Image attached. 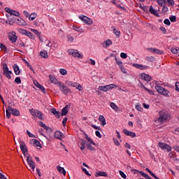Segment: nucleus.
<instances>
[{
	"mask_svg": "<svg viewBox=\"0 0 179 179\" xmlns=\"http://www.w3.org/2000/svg\"><path fill=\"white\" fill-rule=\"evenodd\" d=\"M10 113L13 115H15V117H20V111L16 108H12L10 106H8L6 110V118H10Z\"/></svg>",
	"mask_w": 179,
	"mask_h": 179,
	"instance_id": "1",
	"label": "nucleus"
},
{
	"mask_svg": "<svg viewBox=\"0 0 179 179\" xmlns=\"http://www.w3.org/2000/svg\"><path fill=\"white\" fill-rule=\"evenodd\" d=\"M159 117L158 118L159 122L163 124V122H166L168 120H170V115L166 110H161L159 113Z\"/></svg>",
	"mask_w": 179,
	"mask_h": 179,
	"instance_id": "2",
	"label": "nucleus"
},
{
	"mask_svg": "<svg viewBox=\"0 0 179 179\" xmlns=\"http://www.w3.org/2000/svg\"><path fill=\"white\" fill-rule=\"evenodd\" d=\"M155 90L159 94H162L165 97H170L171 96V92H170V91L166 90L165 88H163V87L160 85H156Z\"/></svg>",
	"mask_w": 179,
	"mask_h": 179,
	"instance_id": "3",
	"label": "nucleus"
},
{
	"mask_svg": "<svg viewBox=\"0 0 179 179\" xmlns=\"http://www.w3.org/2000/svg\"><path fill=\"white\" fill-rule=\"evenodd\" d=\"M115 87H117L115 84H110L105 86H99L98 87V90H100L101 92H110V90H112V89H115Z\"/></svg>",
	"mask_w": 179,
	"mask_h": 179,
	"instance_id": "4",
	"label": "nucleus"
},
{
	"mask_svg": "<svg viewBox=\"0 0 179 179\" xmlns=\"http://www.w3.org/2000/svg\"><path fill=\"white\" fill-rule=\"evenodd\" d=\"M59 89L63 94H65L66 96H68L69 93H71V89H69L65 84L60 83L59 85H58Z\"/></svg>",
	"mask_w": 179,
	"mask_h": 179,
	"instance_id": "5",
	"label": "nucleus"
},
{
	"mask_svg": "<svg viewBox=\"0 0 179 179\" xmlns=\"http://www.w3.org/2000/svg\"><path fill=\"white\" fill-rule=\"evenodd\" d=\"M78 19L80 20H82L85 24L92 25L93 24V20L92 18H89L86 15H79Z\"/></svg>",
	"mask_w": 179,
	"mask_h": 179,
	"instance_id": "6",
	"label": "nucleus"
},
{
	"mask_svg": "<svg viewBox=\"0 0 179 179\" xmlns=\"http://www.w3.org/2000/svg\"><path fill=\"white\" fill-rule=\"evenodd\" d=\"M3 75L6 76V78H7V79H12V71H9V68L8 67V64H4L3 66Z\"/></svg>",
	"mask_w": 179,
	"mask_h": 179,
	"instance_id": "7",
	"label": "nucleus"
},
{
	"mask_svg": "<svg viewBox=\"0 0 179 179\" xmlns=\"http://www.w3.org/2000/svg\"><path fill=\"white\" fill-rule=\"evenodd\" d=\"M158 146L162 149V150H166V152H171V146H170L169 144L164 143H159Z\"/></svg>",
	"mask_w": 179,
	"mask_h": 179,
	"instance_id": "8",
	"label": "nucleus"
},
{
	"mask_svg": "<svg viewBox=\"0 0 179 179\" xmlns=\"http://www.w3.org/2000/svg\"><path fill=\"white\" fill-rule=\"evenodd\" d=\"M4 10L7 12V13H9L10 16H20V13L15 10L10 9V8H5Z\"/></svg>",
	"mask_w": 179,
	"mask_h": 179,
	"instance_id": "9",
	"label": "nucleus"
},
{
	"mask_svg": "<svg viewBox=\"0 0 179 179\" xmlns=\"http://www.w3.org/2000/svg\"><path fill=\"white\" fill-rule=\"evenodd\" d=\"M68 52L69 55H72V57H74V58H82V55L73 49L69 50Z\"/></svg>",
	"mask_w": 179,
	"mask_h": 179,
	"instance_id": "10",
	"label": "nucleus"
},
{
	"mask_svg": "<svg viewBox=\"0 0 179 179\" xmlns=\"http://www.w3.org/2000/svg\"><path fill=\"white\" fill-rule=\"evenodd\" d=\"M27 162L29 167H31L32 171H34L36 169V165L34 164V162H33V159L31 158V157H27Z\"/></svg>",
	"mask_w": 179,
	"mask_h": 179,
	"instance_id": "11",
	"label": "nucleus"
},
{
	"mask_svg": "<svg viewBox=\"0 0 179 179\" xmlns=\"http://www.w3.org/2000/svg\"><path fill=\"white\" fill-rule=\"evenodd\" d=\"M8 40L11 41V43H16V40H17V36H16V33L15 31L11 32L8 35Z\"/></svg>",
	"mask_w": 179,
	"mask_h": 179,
	"instance_id": "12",
	"label": "nucleus"
},
{
	"mask_svg": "<svg viewBox=\"0 0 179 179\" xmlns=\"http://www.w3.org/2000/svg\"><path fill=\"white\" fill-rule=\"evenodd\" d=\"M123 134H124V135H127V136H131V138H136V134H135V132H132L130 131L128 129H123Z\"/></svg>",
	"mask_w": 179,
	"mask_h": 179,
	"instance_id": "13",
	"label": "nucleus"
},
{
	"mask_svg": "<svg viewBox=\"0 0 179 179\" xmlns=\"http://www.w3.org/2000/svg\"><path fill=\"white\" fill-rule=\"evenodd\" d=\"M20 148L23 155H24V153L27 152V146H26V143H24V141L20 142Z\"/></svg>",
	"mask_w": 179,
	"mask_h": 179,
	"instance_id": "14",
	"label": "nucleus"
},
{
	"mask_svg": "<svg viewBox=\"0 0 179 179\" xmlns=\"http://www.w3.org/2000/svg\"><path fill=\"white\" fill-rule=\"evenodd\" d=\"M69 108H71V105H66L64 108L62 109L61 115L64 117V115H66L68 114V111H69Z\"/></svg>",
	"mask_w": 179,
	"mask_h": 179,
	"instance_id": "15",
	"label": "nucleus"
},
{
	"mask_svg": "<svg viewBox=\"0 0 179 179\" xmlns=\"http://www.w3.org/2000/svg\"><path fill=\"white\" fill-rule=\"evenodd\" d=\"M15 22L17 23V24H19V26H27V23L26 21H24V20L23 19H17L15 18Z\"/></svg>",
	"mask_w": 179,
	"mask_h": 179,
	"instance_id": "16",
	"label": "nucleus"
},
{
	"mask_svg": "<svg viewBox=\"0 0 179 179\" xmlns=\"http://www.w3.org/2000/svg\"><path fill=\"white\" fill-rule=\"evenodd\" d=\"M49 79L51 83H54V85H58L59 86V83H61V82L58 81V80H57V78L52 75L49 76Z\"/></svg>",
	"mask_w": 179,
	"mask_h": 179,
	"instance_id": "17",
	"label": "nucleus"
},
{
	"mask_svg": "<svg viewBox=\"0 0 179 179\" xmlns=\"http://www.w3.org/2000/svg\"><path fill=\"white\" fill-rule=\"evenodd\" d=\"M50 113H52V114H54L56 118H59V117H61V112L57 110V109L54 108L50 109Z\"/></svg>",
	"mask_w": 179,
	"mask_h": 179,
	"instance_id": "18",
	"label": "nucleus"
},
{
	"mask_svg": "<svg viewBox=\"0 0 179 179\" xmlns=\"http://www.w3.org/2000/svg\"><path fill=\"white\" fill-rule=\"evenodd\" d=\"M39 125L41 127H42V128H44V129H45V131H47V132L48 134H51V128H50L49 127H48L44 122H39Z\"/></svg>",
	"mask_w": 179,
	"mask_h": 179,
	"instance_id": "19",
	"label": "nucleus"
},
{
	"mask_svg": "<svg viewBox=\"0 0 179 179\" xmlns=\"http://www.w3.org/2000/svg\"><path fill=\"white\" fill-rule=\"evenodd\" d=\"M133 66H134V68H137V69H141L142 71H143V69H149L148 66H143L139 64H134Z\"/></svg>",
	"mask_w": 179,
	"mask_h": 179,
	"instance_id": "20",
	"label": "nucleus"
},
{
	"mask_svg": "<svg viewBox=\"0 0 179 179\" xmlns=\"http://www.w3.org/2000/svg\"><path fill=\"white\" fill-rule=\"evenodd\" d=\"M149 12H150V13H151V15H154V16H157V17H159L160 16V15H159L157 10H155V8H153V6H150Z\"/></svg>",
	"mask_w": 179,
	"mask_h": 179,
	"instance_id": "21",
	"label": "nucleus"
},
{
	"mask_svg": "<svg viewBox=\"0 0 179 179\" xmlns=\"http://www.w3.org/2000/svg\"><path fill=\"white\" fill-rule=\"evenodd\" d=\"M87 144V142L84 140V139H81V142L80 143L79 147L80 150L83 151L85 150V148H86L85 145Z\"/></svg>",
	"mask_w": 179,
	"mask_h": 179,
	"instance_id": "22",
	"label": "nucleus"
},
{
	"mask_svg": "<svg viewBox=\"0 0 179 179\" xmlns=\"http://www.w3.org/2000/svg\"><path fill=\"white\" fill-rule=\"evenodd\" d=\"M141 79H143V80H147L148 82H150V80H152V77L146 73H142Z\"/></svg>",
	"mask_w": 179,
	"mask_h": 179,
	"instance_id": "23",
	"label": "nucleus"
},
{
	"mask_svg": "<svg viewBox=\"0 0 179 179\" xmlns=\"http://www.w3.org/2000/svg\"><path fill=\"white\" fill-rule=\"evenodd\" d=\"M66 85H68V86H71V87H77L78 86L79 83L66 80Z\"/></svg>",
	"mask_w": 179,
	"mask_h": 179,
	"instance_id": "24",
	"label": "nucleus"
},
{
	"mask_svg": "<svg viewBox=\"0 0 179 179\" xmlns=\"http://www.w3.org/2000/svg\"><path fill=\"white\" fill-rule=\"evenodd\" d=\"M73 29L76 31H78V33H84L85 30L81 28L80 27H78V25H73Z\"/></svg>",
	"mask_w": 179,
	"mask_h": 179,
	"instance_id": "25",
	"label": "nucleus"
},
{
	"mask_svg": "<svg viewBox=\"0 0 179 179\" xmlns=\"http://www.w3.org/2000/svg\"><path fill=\"white\" fill-rule=\"evenodd\" d=\"M99 121H100L101 124L102 125V127H104V125L107 124V122H106V118L104 117V116L103 115H99Z\"/></svg>",
	"mask_w": 179,
	"mask_h": 179,
	"instance_id": "26",
	"label": "nucleus"
},
{
	"mask_svg": "<svg viewBox=\"0 0 179 179\" xmlns=\"http://www.w3.org/2000/svg\"><path fill=\"white\" fill-rule=\"evenodd\" d=\"M57 170L60 173V174H63V176H66V171L62 166H57Z\"/></svg>",
	"mask_w": 179,
	"mask_h": 179,
	"instance_id": "27",
	"label": "nucleus"
},
{
	"mask_svg": "<svg viewBox=\"0 0 179 179\" xmlns=\"http://www.w3.org/2000/svg\"><path fill=\"white\" fill-rule=\"evenodd\" d=\"M34 84L36 86V87H38V89H40L42 92H45V88H44L43 87V85H41L40 83H38V82L34 81Z\"/></svg>",
	"mask_w": 179,
	"mask_h": 179,
	"instance_id": "28",
	"label": "nucleus"
},
{
	"mask_svg": "<svg viewBox=\"0 0 179 179\" xmlns=\"http://www.w3.org/2000/svg\"><path fill=\"white\" fill-rule=\"evenodd\" d=\"M55 138L57 139H62V138H64V134L61 131H56L55 133Z\"/></svg>",
	"mask_w": 179,
	"mask_h": 179,
	"instance_id": "29",
	"label": "nucleus"
},
{
	"mask_svg": "<svg viewBox=\"0 0 179 179\" xmlns=\"http://www.w3.org/2000/svg\"><path fill=\"white\" fill-rule=\"evenodd\" d=\"M95 177H107V173L103 171L96 172Z\"/></svg>",
	"mask_w": 179,
	"mask_h": 179,
	"instance_id": "30",
	"label": "nucleus"
},
{
	"mask_svg": "<svg viewBox=\"0 0 179 179\" xmlns=\"http://www.w3.org/2000/svg\"><path fill=\"white\" fill-rule=\"evenodd\" d=\"M13 69L15 75H20V69H19V66L17 64L13 65Z\"/></svg>",
	"mask_w": 179,
	"mask_h": 179,
	"instance_id": "31",
	"label": "nucleus"
},
{
	"mask_svg": "<svg viewBox=\"0 0 179 179\" xmlns=\"http://www.w3.org/2000/svg\"><path fill=\"white\" fill-rule=\"evenodd\" d=\"M112 29H113V33H114V34H115L116 37L119 38L120 34H121V31H120V30L115 29V27H112Z\"/></svg>",
	"mask_w": 179,
	"mask_h": 179,
	"instance_id": "32",
	"label": "nucleus"
},
{
	"mask_svg": "<svg viewBox=\"0 0 179 179\" xmlns=\"http://www.w3.org/2000/svg\"><path fill=\"white\" fill-rule=\"evenodd\" d=\"M38 111V110H36V109H31L29 110V113H31V115H32L33 117H37V112Z\"/></svg>",
	"mask_w": 179,
	"mask_h": 179,
	"instance_id": "33",
	"label": "nucleus"
},
{
	"mask_svg": "<svg viewBox=\"0 0 179 179\" xmlns=\"http://www.w3.org/2000/svg\"><path fill=\"white\" fill-rule=\"evenodd\" d=\"M36 113V117L41 121H44V117H43V113H41L40 110H38Z\"/></svg>",
	"mask_w": 179,
	"mask_h": 179,
	"instance_id": "34",
	"label": "nucleus"
},
{
	"mask_svg": "<svg viewBox=\"0 0 179 179\" xmlns=\"http://www.w3.org/2000/svg\"><path fill=\"white\" fill-rule=\"evenodd\" d=\"M32 143L34 146H38L39 148H41V144L40 143V141L36 139L32 140Z\"/></svg>",
	"mask_w": 179,
	"mask_h": 179,
	"instance_id": "35",
	"label": "nucleus"
},
{
	"mask_svg": "<svg viewBox=\"0 0 179 179\" xmlns=\"http://www.w3.org/2000/svg\"><path fill=\"white\" fill-rule=\"evenodd\" d=\"M87 149H88V150H91V152H94V150H96V148L92 146L89 143H87Z\"/></svg>",
	"mask_w": 179,
	"mask_h": 179,
	"instance_id": "36",
	"label": "nucleus"
},
{
	"mask_svg": "<svg viewBox=\"0 0 179 179\" xmlns=\"http://www.w3.org/2000/svg\"><path fill=\"white\" fill-rule=\"evenodd\" d=\"M41 57H43V58H48V54L45 50L41 51L40 52Z\"/></svg>",
	"mask_w": 179,
	"mask_h": 179,
	"instance_id": "37",
	"label": "nucleus"
},
{
	"mask_svg": "<svg viewBox=\"0 0 179 179\" xmlns=\"http://www.w3.org/2000/svg\"><path fill=\"white\" fill-rule=\"evenodd\" d=\"M153 52H155V54H159V55H162V54L164 53V52H163V50H160L156 49V48H155L153 50Z\"/></svg>",
	"mask_w": 179,
	"mask_h": 179,
	"instance_id": "38",
	"label": "nucleus"
},
{
	"mask_svg": "<svg viewBox=\"0 0 179 179\" xmlns=\"http://www.w3.org/2000/svg\"><path fill=\"white\" fill-rule=\"evenodd\" d=\"M36 17H37V14L36 13H31L29 17V20L32 21L34 20V19H36Z\"/></svg>",
	"mask_w": 179,
	"mask_h": 179,
	"instance_id": "39",
	"label": "nucleus"
},
{
	"mask_svg": "<svg viewBox=\"0 0 179 179\" xmlns=\"http://www.w3.org/2000/svg\"><path fill=\"white\" fill-rule=\"evenodd\" d=\"M146 61H148L149 62H153L155 61V57L153 56H148L145 57Z\"/></svg>",
	"mask_w": 179,
	"mask_h": 179,
	"instance_id": "40",
	"label": "nucleus"
},
{
	"mask_svg": "<svg viewBox=\"0 0 179 179\" xmlns=\"http://www.w3.org/2000/svg\"><path fill=\"white\" fill-rule=\"evenodd\" d=\"M18 31H19V33H20L21 34H23L24 36H27V33L29 32L27 31V30L22 29H18Z\"/></svg>",
	"mask_w": 179,
	"mask_h": 179,
	"instance_id": "41",
	"label": "nucleus"
},
{
	"mask_svg": "<svg viewBox=\"0 0 179 179\" xmlns=\"http://www.w3.org/2000/svg\"><path fill=\"white\" fill-rule=\"evenodd\" d=\"M81 169H82V171H83V173H85V174H86V176H88L89 177H91V176H92V174H90V173H89V171H87V170L86 169H85V168H83V167H81Z\"/></svg>",
	"mask_w": 179,
	"mask_h": 179,
	"instance_id": "42",
	"label": "nucleus"
},
{
	"mask_svg": "<svg viewBox=\"0 0 179 179\" xmlns=\"http://www.w3.org/2000/svg\"><path fill=\"white\" fill-rule=\"evenodd\" d=\"M110 107L111 108H113V110H115V111H117V110H118V106H116L114 102H111L110 103Z\"/></svg>",
	"mask_w": 179,
	"mask_h": 179,
	"instance_id": "43",
	"label": "nucleus"
},
{
	"mask_svg": "<svg viewBox=\"0 0 179 179\" xmlns=\"http://www.w3.org/2000/svg\"><path fill=\"white\" fill-rule=\"evenodd\" d=\"M111 44H113V42L111 41V40H108L106 41L105 45H103V47H105V48H107V47H108L109 45H111Z\"/></svg>",
	"mask_w": 179,
	"mask_h": 179,
	"instance_id": "44",
	"label": "nucleus"
},
{
	"mask_svg": "<svg viewBox=\"0 0 179 179\" xmlns=\"http://www.w3.org/2000/svg\"><path fill=\"white\" fill-rule=\"evenodd\" d=\"M59 73H61V75L65 76V75H67L68 71H66V69H60Z\"/></svg>",
	"mask_w": 179,
	"mask_h": 179,
	"instance_id": "45",
	"label": "nucleus"
},
{
	"mask_svg": "<svg viewBox=\"0 0 179 179\" xmlns=\"http://www.w3.org/2000/svg\"><path fill=\"white\" fill-rule=\"evenodd\" d=\"M169 20L172 22V23H174V22H177V17H176V15L171 16L169 17Z\"/></svg>",
	"mask_w": 179,
	"mask_h": 179,
	"instance_id": "46",
	"label": "nucleus"
},
{
	"mask_svg": "<svg viewBox=\"0 0 179 179\" xmlns=\"http://www.w3.org/2000/svg\"><path fill=\"white\" fill-rule=\"evenodd\" d=\"M0 48L1 50H3V51L6 52L8 51V48H6V46H5V45L0 43Z\"/></svg>",
	"mask_w": 179,
	"mask_h": 179,
	"instance_id": "47",
	"label": "nucleus"
},
{
	"mask_svg": "<svg viewBox=\"0 0 179 179\" xmlns=\"http://www.w3.org/2000/svg\"><path fill=\"white\" fill-rule=\"evenodd\" d=\"M115 61H116V63L118 64L119 68L124 66V65H122V62L121 60L115 58Z\"/></svg>",
	"mask_w": 179,
	"mask_h": 179,
	"instance_id": "48",
	"label": "nucleus"
},
{
	"mask_svg": "<svg viewBox=\"0 0 179 179\" xmlns=\"http://www.w3.org/2000/svg\"><path fill=\"white\" fill-rule=\"evenodd\" d=\"M67 40L69 43H73V38L71 35H67Z\"/></svg>",
	"mask_w": 179,
	"mask_h": 179,
	"instance_id": "49",
	"label": "nucleus"
},
{
	"mask_svg": "<svg viewBox=\"0 0 179 179\" xmlns=\"http://www.w3.org/2000/svg\"><path fill=\"white\" fill-rule=\"evenodd\" d=\"M27 36L29 37V38H34V34L30 31L27 32Z\"/></svg>",
	"mask_w": 179,
	"mask_h": 179,
	"instance_id": "50",
	"label": "nucleus"
},
{
	"mask_svg": "<svg viewBox=\"0 0 179 179\" xmlns=\"http://www.w3.org/2000/svg\"><path fill=\"white\" fill-rule=\"evenodd\" d=\"M164 24H166V26H170V24H171L170 20H169L167 18L164 20Z\"/></svg>",
	"mask_w": 179,
	"mask_h": 179,
	"instance_id": "51",
	"label": "nucleus"
},
{
	"mask_svg": "<svg viewBox=\"0 0 179 179\" xmlns=\"http://www.w3.org/2000/svg\"><path fill=\"white\" fill-rule=\"evenodd\" d=\"M15 83H17V85H20V83H22V80H20V77H17L15 79Z\"/></svg>",
	"mask_w": 179,
	"mask_h": 179,
	"instance_id": "52",
	"label": "nucleus"
},
{
	"mask_svg": "<svg viewBox=\"0 0 179 179\" xmlns=\"http://www.w3.org/2000/svg\"><path fill=\"white\" fill-rule=\"evenodd\" d=\"M159 29L162 31L163 34H166L167 33V30L164 27H160Z\"/></svg>",
	"mask_w": 179,
	"mask_h": 179,
	"instance_id": "53",
	"label": "nucleus"
},
{
	"mask_svg": "<svg viewBox=\"0 0 179 179\" xmlns=\"http://www.w3.org/2000/svg\"><path fill=\"white\" fill-rule=\"evenodd\" d=\"M162 12L164 13H167V12H169V8L166 6H163Z\"/></svg>",
	"mask_w": 179,
	"mask_h": 179,
	"instance_id": "54",
	"label": "nucleus"
},
{
	"mask_svg": "<svg viewBox=\"0 0 179 179\" xmlns=\"http://www.w3.org/2000/svg\"><path fill=\"white\" fill-rule=\"evenodd\" d=\"M169 6H174V0H168Z\"/></svg>",
	"mask_w": 179,
	"mask_h": 179,
	"instance_id": "55",
	"label": "nucleus"
},
{
	"mask_svg": "<svg viewBox=\"0 0 179 179\" xmlns=\"http://www.w3.org/2000/svg\"><path fill=\"white\" fill-rule=\"evenodd\" d=\"M87 140L88 142H90V143L91 145H94V146H96V143H94V141H93V140H92V138H90V137H88V138Z\"/></svg>",
	"mask_w": 179,
	"mask_h": 179,
	"instance_id": "56",
	"label": "nucleus"
},
{
	"mask_svg": "<svg viewBox=\"0 0 179 179\" xmlns=\"http://www.w3.org/2000/svg\"><path fill=\"white\" fill-rule=\"evenodd\" d=\"M136 108L138 111H143V108H142V106H141V105H136Z\"/></svg>",
	"mask_w": 179,
	"mask_h": 179,
	"instance_id": "57",
	"label": "nucleus"
},
{
	"mask_svg": "<svg viewBox=\"0 0 179 179\" xmlns=\"http://www.w3.org/2000/svg\"><path fill=\"white\" fill-rule=\"evenodd\" d=\"M171 51L172 54H178V49H176L174 48H172L171 49Z\"/></svg>",
	"mask_w": 179,
	"mask_h": 179,
	"instance_id": "58",
	"label": "nucleus"
},
{
	"mask_svg": "<svg viewBox=\"0 0 179 179\" xmlns=\"http://www.w3.org/2000/svg\"><path fill=\"white\" fill-rule=\"evenodd\" d=\"M68 121V117H64L62 121L63 127H66V122Z\"/></svg>",
	"mask_w": 179,
	"mask_h": 179,
	"instance_id": "59",
	"label": "nucleus"
},
{
	"mask_svg": "<svg viewBox=\"0 0 179 179\" xmlns=\"http://www.w3.org/2000/svg\"><path fill=\"white\" fill-rule=\"evenodd\" d=\"M120 69H121L122 73H127V69H125V67H124V66H120Z\"/></svg>",
	"mask_w": 179,
	"mask_h": 179,
	"instance_id": "60",
	"label": "nucleus"
},
{
	"mask_svg": "<svg viewBox=\"0 0 179 179\" xmlns=\"http://www.w3.org/2000/svg\"><path fill=\"white\" fill-rule=\"evenodd\" d=\"M15 19H16V18H11V20H8V24H10V25H12V24H13L14 23H15Z\"/></svg>",
	"mask_w": 179,
	"mask_h": 179,
	"instance_id": "61",
	"label": "nucleus"
},
{
	"mask_svg": "<svg viewBox=\"0 0 179 179\" xmlns=\"http://www.w3.org/2000/svg\"><path fill=\"white\" fill-rule=\"evenodd\" d=\"M120 57H121L123 59H125L128 57V55H127V53L122 52V53L120 54Z\"/></svg>",
	"mask_w": 179,
	"mask_h": 179,
	"instance_id": "62",
	"label": "nucleus"
},
{
	"mask_svg": "<svg viewBox=\"0 0 179 179\" xmlns=\"http://www.w3.org/2000/svg\"><path fill=\"white\" fill-rule=\"evenodd\" d=\"M119 173L120 174L122 178H127V175H125V174L122 172V171H119Z\"/></svg>",
	"mask_w": 179,
	"mask_h": 179,
	"instance_id": "63",
	"label": "nucleus"
},
{
	"mask_svg": "<svg viewBox=\"0 0 179 179\" xmlns=\"http://www.w3.org/2000/svg\"><path fill=\"white\" fill-rule=\"evenodd\" d=\"M173 149H174V150H176V152H178V153H179V146L178 145H174L173 147Z\"/></svg>",
	"mask_w": 179,
	"mask_h": 179,
	"instance_id": "64",
	"label": "nucleus"
}]
</instances>
